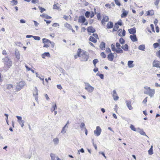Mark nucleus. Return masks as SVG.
<instances>
[{"label":"nucleus","instance_id":"obj_43","mask_svg":"<svg viewBox=\"0 0 160 160\" xmlns=\"http://www.w3.org/2000/svg\"><path fill=\"white\" fill-rule=\"evenodd\" d=\"M66 128L63 127L61 131V133H62L63 134L65 133L67 131V129Z\"/></svg>","mask_w":160,"mask_h":160},{"label":"nucleus","instance_id":"obj_52","mask_svg":"<svg viewBox=\"0 0 160 160\" xmlns=\"http://www.w3.org/2000/svg\"><path fill=\"white\" fill-rule=\"evenodd\" d=\"M101 56H102V57L105 58L106 57V55L105 53L103 52H102L101 53Z\"/></svg>","mask_w":160,"mask_h":160},{"label":"nucleus","instance_id":"obj_45","mask_svg":"<svg viewBox=\"0 0 160 160\" xmlns=\"http://www.w3.org/2000/svg\"><path fill=\"white\" fill-rule=\"evenodd\" d=\"M38 8L40 9V12L41 13L43 12L45 10V9L44 8H42V7H41L40 6H39L38 7Z\"/></svg>","mask_w":160,"mask_h":160},{"label":"nucleus","instance_id":"obj_35","mask_svg":"<svg viewBox=\"0 0 160 160\" xmlns=\"http://www.w3.org/2000/svg\"><path fill=\"white\" fill-rule=\"evenodd\" d=\"M126 31L124 29H123L122 30V34H121V33H119L118 34V35L120 37L124 36L125 35Z\"/></svg>","mask_w":160,"mask_h":160},{"label":"nucleus","instance_id":"obj_59","mask_svg":"<svg viewBox=\"0 0 160 160\" xmlns=\"http://www.w3.org/2000/svg\"><path fill=\"white\" fill-rule=\"evenodd\" d=\"M50 44L51 45V47L52 48H53L54 47L55 43L54 42H50Z\"/></svg>","mask_w":160,"mask_h":160},{"label":"nucleus","instance_id":"obj_46","mask_svg":"<svg viewBox=\"0 0 160 160\" xmlns=\"http://www.w3.org/2000/svg\"><path fill=\"white\" fill-rule=\"evenodd\" d=\"M80 128L82 129V128H84L85 129V124L83 122H82L81 124Z\"/></svg>","mask_w":160,"mask_h":160},{"label":"nucleus","instance_id":"obj_55","mask_svg":"<svg viewBox=\"0 0 160 160\" xmlns=\"http://www.w3.org/2000/svg\"><path fill=\"white\" fill-rule=\"evenodd\" d=\"M16 117L17 118L18 122V121H20L22 120V118L21 116H16Z\"/></svg>","mask_w":160,"mask_h":160},{"label":"nucleus","instance_id":"obj_56","mask_svg":"<svg viewBox=\"0 0 160 160\" xmlns=\"http://www.w3.org/2000/svg\"><path fill=\"white\" fill-rule=\"evenodd\" d=\"M160 0H156L154 2L155 5L156 6H157Z\"/></svg>","mask_w":160,"mask_h":160},{"label":"nucleus","instance_id":"obj_34","mask_svg":"<svg viewBox=\"0 0 160 160\" xmlns=\"http://www.w3.org/2000/svg\"><path fill=\"white\" fill-rule=\"evenodd\" d=\"M50 156L52 160H55L56 156L53 153H51Z\"/></svg>","mask_w":160,"mask_h":160},{"label":"nucleus","instance_id":"obj_5","mask_svg":"<svg viewBox=\"0 0 160 160\" xmlns=\"http://www.w3.org/2000/svg\"><path fill=\"white\" fill-rule=\"evenodd\" d=\"M50 41L49 40L46 38L42 39V42L44 44L43 47L48 48L50 46Z\"/></svg>","mask_w":160,"mask_h":160},{"label":"nucleus","instance_id":"obj_41","mask_svg":"<svg viewBox=\"0 0 160 160\" xmlns=\"http://www.w3.org/2000/svg\"><path fill=\"white\" fill-rule=\"evenodd\" d=\"M11 2L13 5H16L18 4L17 0H12Z\"/></svg>","mask_w":160,"mask_h":160},{"label":"nucleus","instance_id":"obj_42","mask_svg":"<svg viewBox=\"0 0 160 160\" xmlns=\"http://www.w3.org/2000/svg\"><path fill=\"white\" fill-rule=\"evenodd\" d=\"M85 16L87 18H89L90 15V12L88 11H87L85 13Z\"/></svg>","mask_w":160,"mask_h":160},{"label":"nucleus","instance_id":"obj_32","mask_svg":"<svg viewBox=\"0 0 160 160\" xmlns=\"http://www.w3.org/2000/svg\"><path fill=\"white\" fill-rule=\"evenodd\" d=\"M116 52L118 53H122L123 52V50L120 48H117Z\"/></svg>","mask_w":160,"mask_h":160},{"label":"nucleus","instance_id":"obj_47","mask_svg":"<svg viewBox=\"0 0 160 160\" xmlns=\"http://www.w3.org/2000/svg\"><path fill=\"white\" fill-rule=\"evenodd\" d=\"M159 44L158 43L156 42V43H154L153 44V46H154V48H157V47H158V46H159Z\"/></svg>","mask_w":160,"mask_h":160},{"label":"nucleus","instance_id":"obj_39","mask_svg":"<svg viewBox=\"0 0 160 160\" xmlns=\"http://www.w3.org/2000/svg\"><path fill=\"white\" fill-rule=\"evenodd\" d=\"M128 49V44H125L124 45L123 50L126 51H127Z\"/></svg>","mask_w":160,"mask_h":160},{"label":"nucleus","instance_id":"obj_25","mask_svg":"<svg viewBox=\"0 0 160 160\" xmlns=\"http://www.w3.org/2000/svg\"><path fill=\"white\" fill-rule=\"evenodd\" d=\"M40 16L43 18H44L47 19H50L52 18L51 17L47 15H46V14L44 13L42 14V15H41Z\"/></svg>","mask_w":160,"mask_h":160},{"label":"nucleus","instance_id":"obj_48","mask_svg":"<svg viewBox=\"0 0 160 160\" xmlns=\"http://www.w3.org/2000/svg\"><path fill=\"white\" fill-rule=\"evenodd\" d=\"M97 17L98 20L101 19V16L100 13H98L97 14Z\"/></svg>","mask_w":160,"mask_h":160},{"label":"nucleus","instance_id":"obj_17","mask_svg":"<svg viewBox=\"0 0 160 160\" xmlns=\"http://www.w3.org/2000/svg\"><path fill=\"white\" fill-rule=\"evenodd\" d=\"M113 26V23L112 22H108L107 25V27L108 28H111Z\"/></svg>","mask_w":160,"mask_h":160},{"label":"nucleus","instance_id":"obj_30","mask_svg":"<svg viewBox=\"0 0 160 160\" xmlns=\"http://www.w3.org/2000/svg\"><path fill=\"white\" fill-rule=\"evenodd\" d=\"M53 142L55 145H57L59 143V139L57 138H54L53 140Z\"/></svg>","mask_w":160,"mask_h":160},{"label":"nucleus","instance_id":"obj_3","mask_svg":"<svg viewBox=\"0 0 160 160\" xmlns=\"http://www.w3.org/2000/svg\"><path fill=\"white\" fill-rule=\"evenodd\" d=\"M84 83L85 86V89L88 92H92L94 90V88L91 86L88 83L84 82Z\"/></svg>","mask_w":160,"mask_h":160},{"label":"nucleus","instance_id":"obj_23","mask_svg":"<svg viewBox=\"0 0 160 160\" xmlns=\"http://www.w3.org/2000/svg\"><path fill=\"white\" fill-rule=\"evenodd\" d=\"M133 61H129L128 63V65L129 68H132L134 67V65L133 64Z\"/></svg>","mask_w":160,"mask_h":160},{"label":"nucleus","instance_id":"obj_44","mask_svg":"<svg viewBox=\"0 0 160 160\" xmlns=\"http://www.w3.org/2000/svg\"><path fill=\"white\" fill-rule=\"evenodd\" d=\"M33 38H34V40H39L41 38L37 36H33Z\"/></svg>","mask_w":160,"mask_h":160},{"label":"nucleus","instance_id":"obj_13","mask_svg":"<svg viewBox=\"0 0 160 160\" xmlns=\"http://www.w3.org/2000/svg\"><path fill=\"white\" fill-rule=\"evenodd\" d=\"M87 30L88 32L92 33H94L96 30L92 27H89L87 28Z\"/></svg>","mask_w":160,"mask_h":160},{"label":"nucleus","instance_id":"obj_15","mask_svg":"<svg viewBox=\"0 0 160 160\" xmlns=\"http://www.w3.org/2000/svg\"><path fill=\"white\" fill-rule=\"evenodd\" d=\"M113 98L114 100H117L118 98V97L117 95L116 92L115 90H114L113 91Z\"/></svg>","mask_w":160,"mask_h":160},{"label":"nucleus","instance_id":"obj_64","mask_svg":"<svg viewBox=\"0 0 160 160\" xmlns=\"http://www.w3.org/2000/svg\"><path fill=\"white\" fill-rule=\"evenodd\" d=\"M52 108H53V110H55V109H56L57 108V107L56 104H54L52 106Z\"/></svg>","mask_w":160,"mask_h":160},{"label":"nucleus","instance_id":"obj_22","mask_svg":"<svg viewBox=\"0 0 160 160\" xmlns=\"http://www.w3.org/2000/svg\"><path fill=\"white\" fill-rule=\"evenodd\" d=\"M100 48L102 50H104L105 48V43L103 42H102L99 46Z\"/></svg>","mask_w":160,"mask_h":160},{"label":"nucleus","instance_id":"obj_9","mask_svg":"<svg viewBox=\"0 0 160 160\" xmlns=\"http://www.w3.org/2000/svg\"><path fill=\"white\" fill-rule=\"evenodd\" d=\"M86 18L83 16H81L79 17L78 22H79L84 23L86 21Z\"/></svg>","mask_w":160,"mask_h":160},{"label":"nucleus","instance_id":"obj_19","mask_svg":"<svg viewBox=\"0 0 160 160\" xmlns=\"http://www.w3.org/2000/svg\"><path fill=\"white\" fill-rule=\"evenodd\" d=\"M6 86V88L10 91H11L13 88V85L12 84H8Z\"/></svg>","mask_w":160,"mask_h":160},{"label":"nucleus","instance_id":"obj_62","mask_svg":"<svg viewBox=\"0 0 160 160\" xmlns=\"http://www.w3.org/2000/svg\"><path fill=\"white\" fill-rule=\"evenodd\" d=\"M57 88L61 90L62 89V88L61 86V85L58 84L57 85Z\"/></svg>","mask_w":160,"mask_h":160},{"label":"nucleus","instance_id":"obj_21","mask_svg":"<svg viewBox=\"0 0 160 160\" xmlns=\"http://www.w3.org/2000/svg\"><path fill=\"white\" fill-rule=\"evenodd\" d=\"M137 132L141 134L142 135H146L145 133L142 130L140 129L139 128H138L137 129Z\"/></svg>","mask_w":160,"mask_h":160},{"label":"nucleus","instance_id":"obj_18","mask_svg":"<svg viewBox=\"0 0 160 160\" xmlns=\"http://www.w3.org/2000/svg\"><path fill=\"white\" fill-rule=\"evenodd\" d=\"M42 57L43 58H45V57H50V54L49 52H45L44 53L42 54L41 55Z\"/></svg>","mask_w":160,"mask_h":160},{"label":"nucleus","instance_id":"obj_36","mask_svg":"<svg viewBox=\"0 0 160 160\" xmlns=\"http://www.w3.org/2000/svg\"><path fill=\"white\" fill-rule=\"evenodd\" d=\"M119 42L121 44H123L125 43V41L122 38H121L119 39Z\"/></svg>","mask_w":160,"mask_h":160},{"label":"nucleus","instance_id":"obj_53","mask_svg":"<svg viewBox=\"0 0 160 160\" xmlns=\"http://www.w3.org/2000/svg\"><path fill=\"white\" fill-rule=\"evenodd\" d=\"M117 23L118 25H119L120 26H122V21L121 20H120L118 21V22L117 23Z\"/></svg>","mask_w":160,"mask_h":160},{"label":"nucleus","instance_id":"obj_16","mask_svg":"<svg viewBox=\"0 0 160 160\" xmlns=\"http://www.w3.org/2000/svg\"><path fill=\"white\" fill-rule=\"evenodd\" d=\"M128 32L129 33L131 34H134L136 33V31L135 28H133L128 29Z\"/></svg>","mask_w":160,"mask_h":160},{"label":"nucleus","instance_id":"obj_26","mask_svg":"<svg viewBox=\"0 0 160 160\" xmlns=\"http://www.w3.org/2000/svg\"><path fill=\"white\" fill-rule=\"evenodd\" d=\"M109 20V18L107 16H105V17H103V19L102 21V24H103V23L104 22H107Z\"/></svg>","mask_w":160,"mask_h":160},{"label":"nucleus","instance_id":"obj_10","mask_svg":"<svg viewBox=\"0 0 160 160\" xmlns=\"http://www.w3.org/2000/svg\"><path fill=\"white\" fill-rule=\"evenodd\" d=\"M122 12L121 14V17L122 18L126 17L127 16L128 12L127 11L125 10L124 9L122 10Z\"/></svg>","mask_w":160,"mask_h":160},{"label":"nucleus","instance_id":"obj_61","mask_svg":"<svg viewBox=\"0 0 160 160\" xmlns=\"http://www.w3.org/2000/svg\"><path fill=\"white\" fill-rule=\"evenodd\" d=\"M99 76L100 78L103 79V78H104V75L103 74H100L99 75Z\"/></svg>","mask_w":160,"mask_h":160},{"label":"nucleus","instance_id":"obj_49","mask_svg":"<svg viewBox=\"0 0 160 160\" xmlns=\"http://www.w3.org/2000/svg\"><path fill=\"white\" fill-rule=\"evenodd\" d=\"M31 2L32 3L36 4V3H39V1L38 0H32Z\"/></svg>","mask_w":160,"mask_h":160},{"label":"nucleus","instance_id":"obj_29","mask_svg":"<svg viewBox=\"0 0 160 160\" xmlns=\"http://www.w3.org/2000/svg\"><path fill=\"white\" fill-rule=\"evenodd\" d=\"M38 90L37 88L35 87V89H34V92H33V96H38Z\"/></svg>","mask_w":160,"mask_h":160},{"label":"nucleus","instance_id":"obj_12","mask_svg":"<svg viewBox=\"0 0 160 160\" xmlns=\"http://www.w3.org/2000/svg\"><path fill=\"white\" fill-rule=\"evenodd\" d=\"M15 54L16 58L19 60L20 58V54L18 49H16Z\"/></svg>","mask_w":160,"mask_h":160},{"label":"nucleus","instance_id":"obj_58","mask_svg":"<svg viewBox=\"0 0 160 160\" xmlns=\"http://www.w3.org/2000/svg\"><path fill=\"white\" fill-rule=\"evenodd\" d=\"M53 9H59V7H58L56 4H54L53 6Z\"/></svg>","mask_w":160,"mask_h":160},{"label":"nucleus","instance_id":"obj_57","mask_svg":"<svg viewBox=\"0 0 160 160\" xmlns=\"http://www.w3.org/2000/svg\"><path fill=\"white\" fill-rule=\"evenodd\" d=\"M116 46L117 48H120L121 46L120 43L118 42H117L116 44Z\"/></svg>","mask_w":160,"mask_h":160},{"label":"nucleus","instance_id":"obj_38","mask_svg":"<svg viewBox=\"0 0 160 160\" xmlns=\"http://www.w3.org/2000/svg\"><path fill=\"white\" fill-rule=\"evenodd\" d=\"M130 128L132 130L134 131H137V129H136L134 127V126L132 124L130 126Z\"/></svg>","mask_w":160,"mask_h":160},{"label":"nucleus","instance_id":"obj_8","mask_svg":"<svg viewBox=\"0 0 160 160\" xmlns=\"http://www.w3.org/2000/svg\"><path fill=\"white\" fill-rule=\"evenodd\" d=\"M131 101L130 100H126V104L130 110L133 109V107L131 105Z\"/></svg>","mask_w":160,"mask_h":160},{"label":"nucleus","instance_id":"obj_14","mask_svg":"<svg viewBox=\"0 0 160 160\" xmlns=\"http://www.w3.org/2000/svg\"><path fill=\"white\" fill-rule=\"evenodd\" d=\"M114 55L111 52L109 54L107 57L108 60L111 61H112L113 60L114 58Z\"/></svg>","mask_w":160,"mask_h":160},{"label":"nucleus","instance_id":"obj_20","mask_svg":"<svg viewBox=\"0 0 160 160\" xmlns=\"http://www.w3.org/2000/svg\"><path fill=\"white\" fill-rule=\"evenodd\" d=\"M144 88L146 89H148V90L147 91L144 92V93L147 94L150 96V88L146 86L144 87Z\"/></svg>","mask_w":160,"mask_h":160},{"label":"nucleus","instance_id":"obj_4","mask_svg":"<svg viewBox=\"0 0 160 160\" xmlns=\"http://www.w3.org/2000/svg\"><path fill=\"white\" fill-rule=\"evenodd\" d=\"M25 85V82L23 81H21L19 83H18L16 86V91L18 92L20 91L22 88H23Z\"/></svg>","mask_w":160,"mask_h":160},{"label":"nucleus","instance_id":"obj_7","mask_svg":"<svg viewBox=\"0 0 160 160\" xmlns=\"http://www.w3.org/2000/svg\"><path fill=\"white\" fill-rule=\"evenodd\" d=\"M152 66L160 68V62L158 61L154 60L152 63Z\"/></svg>","mask_w":160,"mask_h":160},{"label":"nucleus","instance_id":"obj_24","mask_svg":"<svg viewBox=\"0 0 160 160\" xmlns=\"http://www.w3.org/2000/svg\"><path fill=\"white\" fill-rule=\"evenodd\" d=\"M89 40L94 43L97 42V40L96 39L92 36H90L89 39Z\"/></svg>","mask_w":160,"mask_h":160},{"label":"nucleus","instance_id":"obj_37","mask_svg":"<svg viewBox=\"0 0 160 160\" xmlns=\"http://www.w3.org/2000/svg\"><path fill=\"white\" fill-rule=\"evenodd\" d=\"M111 48L112 50V51H116L117 49H116L115 48V45L114 44H111Z\"/></svg>","mask_w":160,"mask_h":160},{"label":"nucleus","instance_id":"obj_40","mask_svg":"<svg viewBox=\"0 0 160 160\" xmlns=\"http://www.w3.org/2000/svg\"><path fill=\"white\" fill-rule=\"evenodd\" d=\"M98 62V60L97 59H94L93 61V63L95 67H96V64Z\"/></svg>","mask_w":160,"mask_h":160},{"label":"nucleus","instance_id":"obj_60","mask_svg":"<svg viewBox=\"0 0 160 160\" xmlns=\"http://www.w3.org/2000/svg\"><path fill=\"white\" fill-rule=\"evenodd\" d=\"M147 97H146L144 99V100L142 101L143 103L144 104H145L146 103V102H147Z\"/></svg>","mask_w":160,"mask_h":160},{"label":"nucleus","instance_id":"obj_31","mask_svg":"<svg viewBox=\"0 0 160 160\" xmlns=\"http://www.w3.org/2000/svg\"><path fill=\"white\" fill-rule=\"evenodd\" d=\"M118 28L119 26L117 25V23H115L113 29V31L114 32L117 31L118 29Z\"/></svg>","mask_w":160,"mask_h":160},{"label":"nucleus","instance_id":"obj_6","mask_svg":"<svg viewBox=\"0 0 160 160\" xmlns=\"http://www.w3.org/2000/svg\"><path fill=\"white\" fill-rule=\"evenodd\" d=\"M102 130L99 126H97L96 127V129L94 131V133L97 136H99L101 133Z\"/></svg>","mask_w":160,"mask_h":160},{"label":"nucleus","instance_id":"obj_28","mask_svg":"<svg viewBox=\"0 0 160 160\" xmlns=\"http://www.w3.org/2000/svg\"><path fill=\"white\" fill-rule=\"evenodd\" d=\"M64 26L65 27L67 28L69 30H70L71 29H72L71 26L67 22L64 24Z\"/></svg>","mask_w":160,"mask_h":160},{"label":"nucleus","instance_id":"obj_1","mask_svg":"<svg viewBox=\"0 0 160 160\" xmlns=\"http://www.w3.org/2000/svg\"><path fill=\"white\" fill-rule=\"evenodd\" d=\"M77 54L80 58V60L82 62H86L89 58V54L86 51H82L80 48L78 49Z\"/></svg>","mask_w":160,"mask_h":160},{"label":"nucleus","instance_id":"obj_51","mask_svg":"<svg viewBox=\"0 0 160 160\" xmlns=\"http://www.w3.org/2000/svg\"><path fill=\"white\" fill-rule=\"evenodd\" d=\"M157 56L160 58V50H159L156 53Z\"/></svg>","mask_w":160,"mask_h":160},{"label":"nucleus","instance_id":"obj_50","mask_svg":"<svg viewBox=\"0 0 160 160\" xmlns=\"http://www.w3.org/2000/svg\"><path fill=\"white\" fill-rule=\"evenodd\" d=\"M52 26H53V27H59V25L57 23H53V24L52 25Z\"/></svg>","mask_w":160,"mask_h":160},{"label":"nucleus","instance_id":"obj_33","mask_svg":"<svg viewBox=\"0 0 160 160\" xmlns=\"http://www.w3.org/2000/svg\"><path fill=\"white\" fill-rule=\"evenodd\" d=\"M155 93V91L154 89H151V98L153 97Z\"/></svg>","mask_w":160,"mask_h":160},{"label":"nucleus","instance_id":"obj_2","mask_svg":"<svg viewBox=\"0 0 160 160\" xmlns=\"http://www.w3.org/2000/svg\"><path fill=\"white\" fill-rule=\"evenodd\" d=\"M3 62L4 64L8 68H9L11 66L12 63V61L8 57H6L3 59Z\"/></svg>","mask_w":160,"mask_h":160},{"label":"nucleus","instance_id":"obj_54","mask_svg":"<svg viewBox=\"0 0 160 160\" xmlns=\"http://www.w3.org/2000/svg\"><path fill=\"white\" fill-rule=\"evenodd\" d=\"M115 4L118 6H120L121 5V4L120 2L118 1V0L116 1H115Z\"/></svg>","mask_w":160,"mask_h":160},{"label":"nucleus","instance_id":"obj_11","mask_svg":"<svg viewBox=\"0 0 160 160\" xmlns=\"http://www.w3.org/2000/svg\"><path fill=\"white\" fill-rule=\"evenodd\" d=\"M130 38L133 42H135L138 41V39L135 34H134L130 35Z\"/></svg>","mask_w":160,"mask_h":160},{"label":"nucleus","instance_id":"obj_63","mask_svg":"<svg viewBox=\"0 0 160 160\" xmlns=\"http://www.w3.org/2000/svg\"><path fill=\"white\" fill-rule=\"evenodd\" d=\"M106 51L108 52H111V51L110 48H107L106 49Z\"/></svg>","mask_w":160,"mask_h":160},{"label":"nucleus","instance_id":"obj_27","mask_svg":"<svg viewBox=\"0 0 160 160\" xmlns=\"http://www.w3.org/2000/svg\"><path fill=\"white\" fill-rule=\"evenodd\" d=\"M138 49L141 50L145 51V45L143 44L140 45L138 47Z\"/></svg>","mask_w":160,"mask_h":160}]
</instances>
